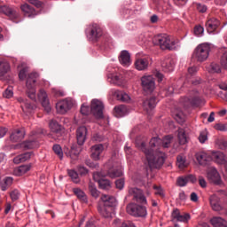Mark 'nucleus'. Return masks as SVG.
Returning <instances> with one entry per match:
<instances>
[{"mask_svg":"<svg viewBox=\"0 0 227 227\" xmlns=\"http://www.w3.org/2000/svg\"><path fill=\"white\" fill-rule=\"evenodd\" d=\"M137 146L145 153V159L147 160V164L149 168H160L164 161L166 160V153L160 152V148H162V140L154 137L150 140L149 146L150 148H146V144L142 142L140 145L137 144Z\"/></svg>","mask_w":227,"mask_h":227,"instance_id":"obj_1","label":"nucleus"},{"mask_svg":"<svg viewBox=\"0 0 227 227\" xmlns=\"http://www.w3.org/2000/svg\"><path fill=\"white\" fill-rule=\"evenodd\" d=\"M153 43L162 51H176L180 48L179 41L167 34H160L153 38Z\"/></svg>","mask_w":227,"mask_h":227,"instance_id":"obj_2","label":"nucleus"},{"mask_svg":"<svg viewBox=\"0 0 227 227\" xmlns=\"http://www.w3.org/2000/svg\"><path fill=\"white\" fill-rule=\"evenodd\" d=\"M195 159L200 164V166H207L210 162V160H213V159H215L217 162H223L224 160V155L222 153L215 152L212 153V154L205 152H199L195 154Z\"/></svg>","mask_w":227,"mask_h":227,"instance_id":"obj_3","label":"nucleus"},{"mask_svg":"<svg viewBox=\"0 0 227 227\" xmlns=\"http://www.w3.org/2000/svg\"><path fill=\"white\" fill-rule=\"evenodd\" d=\"M105 169H106V175L110 176V178H118V176H121L123 175L121 163L114 159H112L106 163Z\"/></svg>","mask_w":227,"mask_h":227,"instance_id":"obj_4","label":"nucleus"},{"mask_svg":"<svg viewBox=\"0 0 227 227\" xmlns=\"http://www.w3.org/2000/svg\"><path fill=\"white\" fill-rule=\"evenodd\" d=\"M40 77L38 73H31L27 78L26 93L31 100H36V79Z\"/></svg>","mask_w":227,"mask_h":227,"instance_id":"obj_5","label":"nucleus"},{"mask_svg":"<svg viewBox=\"0 0 227 227\" xmlns=\"http://www.w3.org/2000/svg\"><path fill=\"white\" fill-rule=\"evenodd\" d=\"M208 56H210V44L203 43L195 48L193 58H195V59H197V61L200 63L207 61V59H208Z\"/></svg>","mask_w":227,"mask_h":227,"instance_id":"obj_6","label":"nucleus"},{"mask_svg":"<svg viewBox=\"0 0 227 227\" xmlns=\"http://www.w3.org/2000/svg\"><path fill=\"white\" fill-rule=\"evenodd\" d=\"M127 212L129 214V215H134L135 217H146L148 214L145 206L134 203L127 206Z\"/></svg>","mask_w":227,"mask_h":227,"instance_id":"obj_7","label":"nucleus"},{"mask_svg":"<svg viewBox=\"0 0 227 227\" xmlns=\"http://www.w3.org/2000/svg\"><path fill=\"white\" fill-rule=\"evenodd\" d=\"M141 84L144 91H146V93H152L155 90V79L153 75H144L141 78Z\"/></svg>","mask_w":227,"mask_h":227,"instance_id":"obj_8","label":"nucleus"},{"mask_svg":"<svg viewBox=\"0 0 227 227\" xmlns=\"http://www.w3.org/2000/svg\"><path fill=\"white\" fill-rule=\"evenodd\" d=\"M90 112L95 118H104V103L98 99L91 101Z\"/></svg>","mask_w":227,"mask_h":227,"instance_id":"obj_9","label":"nucleus"},{"mask_svg":"<svg viewBox=\"0 0 227 227\" xmlns=\"http://www.w3.org/2000/svg\"><path fill=\"white\" fill-rule=\"evenodd\" d=\"M74 107V102L71 99H63L57 103L56 109L59 114H67V112Z\"/></svg>","mask_w":227,"mask_h":227,"instance_id":"obj_10","label":"nucleus"},{"mask_svg":"<svg viewBox=\"0 0 227 227\" xmlns=\"http://www.w3.org/2000/svg\"><path fill=\"white\" fill-rule=\"evenodd\" d=\"M129 196H133L134 200L137 203H141L142 205H146L147 203L146 197H145V194L143 193L141 189L136 188V187L129 188Z\"/></svg>","mask_w":227,"mask_h":227,"instance_id":"obj_11","label":"nucleus"},{"mask_svg":"<svg viewBox=\"0 0 227 227\" xmlns=\"http://www.w3.org/2000/svg\"><path fill=\"white\" fill-rule=\"evenodd\" d=\"M87 36L90 40H97L102 36V28L97 24L90 25L87 28Z\"/></svg>","mask_w":227,"mask_h":227,"instance_id":"obj_12","label":"nucleus"},{"mask_svg":"<svg viewBox=\"0 0 227 227\" xmlns=\"http://www.w3.org/2000/svg\"><path fill=\"white\" fill-rule=\"evenodd\" d=\"M175 65H176V59L175 57L168 56L161 61V68L164 72H173Z\"/></svg>","mask_w":227,"mask_h":227,"instance_id":"obj_13","label":"nucleus"},{"mask_svg":"<svg viewBox=\"0 0 227 227\" xmlns=\"http://www.w3.org/2000/svg\"><path fill=\"white\" fill-rule=\"evenodd\" d=\"M76 139L77 144L80 146H82L84 143H86V139H88V128L82 126L76 129Z\"/></svg>","mask_w":227,"mask_h":227,"instance_id":"obj_14","label":"nucleus"},{"mask_svg":"<svg viewBox=\"0 0 227 227\" xmlns=\"http://www.w3.org/2000/svg\"><path fill=\"white\" fill-rule=\"evenodd\" d=\"M207 179L211 184H215V185H222L223 180L221 179V176L217 169L211 168L207 172Z\"/></svg>","mask_w":227,"mask_h":227,"instance_id":"obj_15","label":"nucleus"},{"mask_svg":"<svg viewBox=\"0 0 227 227\" xmlns=\"http://www.w3.org/2000/svg\"><path fill=\"white\" fill-rule=\"evenodd\" d=\"M38 98L46 113H51V103L49 102V98H47V92L43 90H40L38 93Z\"/></svg>","mask_w":227,"mask_h":227,"instance_id":"obj_16","label":"nucleus"},{"mask_svg":"<svg viewBox=\"0 0 227 227\" xmlns=\"http://www.w3.org/2000/svg\"><path fill=\"white\" fill-rule=\"evenodd\" d=\"M119 62L122 67H129L132 65V59H130V53L127 50L121 51L119 55Z\"/></svg>","mask_w":227,"mask_h":227,"instance_id":"obj_17","label":"nucleus"},{"mask_svg":"<svg viewBox=\"0 0 227 227\" xmlns=\"http://www.w3.org/2000/svg\"><path fill=\"white\" fill-rule=\"evenodd\" d=\"M209 203L212 210L221 212L224 207L221 204V199L217 195H213L209 198Z\"/></svg>","mask_w":227,"mask_h":227,"instance_id":"obj_18","label":"nucleus"},{"mask_svg":"<svg viewBox=\"0 0 227 227\" xmlns=\"http://www.w3.org/2000/svg\"><path fill=\"white\" fill-rule=\"evenodd\" d=\"M99 177H100V173L96 172L93 174V178L95 182L98 183L100 189H103L105 191L111 189V182L107 179H102Z\"/></svg>","mask_w":227,"mask_h":227,"instance_id":"obj_19","label":"nucleus"},{"mask_svg":"<svg viewBox=\"0 0 227 227\" xmlns=\"http://www.w3.org/2000/svg\"><path fill=\"white\" fill-rule=\"evenodd\" d=\"M157 106V99L155 98H151L144 101V109L147 114H153V110Z\"/></svg>","mask_w":227,"mask_h":227,"instance_id":"obj_20","label":"nucleus"},{"mask_svg":"<svg viewBox=\"0 0 227 227\" xmlns=\"http://www.w3.org/2000/svg\"><path fill=\"white\" fill-rule=\"evenodd\" d=\"M0 13L6 15V17H9L10 19H17L19 16L17 10L8 5H0Z\"/></svg>","mask_w":227,"mask_h":227,"instance_id":"obj_21","label":"nucleus"},{"mask_svg":"<svg viewBox=\"0 0 227 227\" xmlns=\"http://www.w3.org/2000/svg\"><path fill=\"white\" fill-rule=\"evenodd\" d=\"M108 79H110V82L115 84V86H123V84H125V78L118 73L108 74Z\"/></svg>","mask_w":227,"mask_h":227,"instance_id":"obj_22","label":"nucleus"},{"mask_svg":"<svg viewBox=\"0 0 227 227\" xmlns=\"http://www.w3.org/2000/svg\"><path fill=\"white\" fill-rule=\"evenodd\" d=\"M18 102L21 104V108L25 114H31V113H33V111L35 110V106L29 104L27 100L24 99V98H18Z\"/></svg>","mask_w":227,"mask_h":227,"instance_id":"obj_23","label":"nucleus"},{"mask_svg":"<svg viewBox=\"0 0 227 227\" xmlns=\"http://www.w3.org/2000/svg\"><path fill=\"white\" fill-rule=\"evenodd\" d=\"M101 201H103L104 207L108 208H113L114 207H116V205H118L116 198L111 195H102Z\"/></svg>","mask_w":227,"mask_h":227,"instance_id":"obj_24","label":"nucleus"},{"mask_svg":"<svg viewBox=\"0 0 227 227\" xmlns=\"http://www.w3.org/2000/svg\"><path fill=\"white\" fill-rule=\"evenodd\" d=\"M110 93L111 95L115 97L117 100H120L121 102H130V96H129V94H127L126 92L116 90H111Z\"/></svg>","mask_w":227,"mask_h":227,"instance_id":"obj_25","label":"nucleus"},{"mask_svg":"<svg viewBox=\"0 0 227 227\" xmlns=\"http://www.w3.org/2000/svg\"><path fill=\"white\" fill-rule=\"evenodd\" d=\"M90 152L94 160H100V155L104 152V145L102 144L95 145L90 148Z\"/></svg>","mask_w":227,"mask_h":227,"instance_id":"obj_26","label":"nucleus"},{"mask_svg":"<svg viewBox=\"0 0 227 227\" xmlns=\"http://www.w3.org/2000/svg\"><path fill=\"white\" fill-rule=\"evenodd\" d=\"M182 103L187 107L191 106H198L200 104V95L198 94V92H195L193 96L190 98H184Z\"/></svg>","mask_w":227,"mask_h":227,"instance_id":"obj_27","label":"nucleus"},{"mask_svg":"<svg viewBox=\"0 0 227 227\" xmlns=\"http://www.w3.org/2000/svg\"><path fill=\"white\" fill-rule=\"evenodd\" d=\"M150 62H148V59H138L135 61V68L139 72H143L148 69Z\"/></svg>","mask_w":227,"mask_h":227,"instance_id":"obj_28","label":"nucleus"},{"mask_svg":"<svg viewBox=\"0 0 227 227\" xmlns=\"http://www.w3.org/2000/svg\"><path fill=\"white\" fill-rule=\"evenodd\" d=\"M219 24H220V22L215 18L208 20L207 22L206 23V27H207V33L209 35L214 33V31H215V29H217V27H219Z\"/></svg>","mask_w":227,"mask_h":227,"instance_id":"obj_29","label":"nucleus"},{"mask_svg":"<svg viewBox=\"0 0 227 227\" xmlns=\"http://www.w3.org/2000/svg\"><path fill=\"white\" fill-rule=\"evenodd\" d=\"M26 136V131L24 129H16L11 134V141L12 143H17L18 141H22Z\"/></svg>","mask_w":227,"mask_h":227,"instance_id":"obj_30","label":"nucleus"},{"mask_svg":"<svg viewBox=\"0 0 227 227\" xmlns=\"http://www.w3.org/2000/svg\"><path fill=\"white\" fill-rule=\"evenodd\" d=\"M128 113L129 110L127 109V106L123 105L114 107V116H116V118H123Z\"/></svg>","mask_w":227,"mask_h":227,"instance_id":"obj_31","label":"nucleus"},{"mask_svg":"<svg viewBox=\"0 0 227 227\" xmlns=\"http://www.w3.org/2000/svg\"><path fill=\"white\" fill-rule=\"evenodd\" d=\"M177 141H178L179 145H187L189 138L187 137V134H185V129H178Z\"/></svg>","mask_w":227,"mask_h":227,"instance_id":"obj_32","label":"nucleus"},{"mask_svg":"<svg viewBox=\"0 0 227 227\" xmlns=\"http://www.w3.org/2000/svg\"><path fill=\"white\" fill-rule=\"evenodd\" d=\"M214 227H227V222L223 217L215 216L210 220Z\"/></svg>","mask_w":227,"mask_h":227,"instance_id":"obj_33","label":"nucleus"},{"mask_svg":"<svg viewBox=\"0 0 227 227\" xmlns=\"http://www.w3.org/2000/svg\"><path fill=\"white\" fill-rule=\"evenodd\" d=\"M31 159V153H25L23 154H20L13 159L14 164H20V162H26V160H29Z\"/></svg>","mask_w":227,"mask_h":227,"instance_id":"obj_34","label":"nucleus"},{"mask_svg":"<svg viewBox=\"0 0 227 227\" xmlns=\"http://www.w3.org/2000/svg\"><path fill=\"white\" fill-rule=\"evenodd\" d=\"M73 192L75 194L78 200L82 201V203H88V197L86 196V193L81 190V188L73 189Z\"/></svg>","mask_w":227,"mask_h":227,"instance_id":"obj_35","label":"nucleus"},{"mask_svg":"<svg viewBox=\"0 0 227 227\" xmlns=\"http://www.w3.org/2000/svg\"><path fill=\"white\" fill-rule=\"evenodd\" d=\"M21 10L25 12L26 17H35L36 15V11L27 4L21 5Z\"/></svg>","mask_w":227,"mask_h":227,"instance_id":"obj_36","label":"nucleus"},{"mask_svg":"<svg viewBox=\"0 0 227 227\" xmlns=\"http://www.w3.org/2000/svg\"><path fill=\"white\" fill-rule=\"evenodd\" d=\"M29 169H31V167L29 165L20 166L14 169V175L16 176H22V175H26V173H27Z\"/></svg>","mask_w":227,"mask_h":227,"instance_id":"obj_37","label":"nucleus"},{"mask_svg":"<svg viewBox=\"0 0 227 227\" xmlns=\"http://www.w3.org/2000/svg\"><path fill=\"white\" fill-rule=\"evenodd\" d=\"M8 72H10V63L4 59L0 60V76L8 74Z\"/></svg>","mask_w":227,"mask_h":227,"instance_id":"obj_38","label":"nucleus"},{"mask_svg":"<svg viewBox=\"0 0 227 227\" xmlns=\"http://www.w3.org/2000/svg\"><path fill=\"white\" fill-rule=\"evenodd\" d=\"M98 212L103 217L106 219H109V217H113V208L111 207H99Z\"/></svg>","mask_w":227,"mask_h":227,"instance_id":"obj_39","label":"nucleus"},{"mask_svg":"<svg viewBox=\"0 0 227 227\" xmlns=\"http://www.w3.org/2000/svg\"><path fill=\"white\" fill-rule=\"evenodd\" d=\"M50 129L53 134H58L59 136L61 134V125L56 121H51Z\"/></svg>","mask_w":227,"mask_h":227,"instance_id":"obj_40","label":"nucleus"},{"mask_svg":"<svg viewBox=\"0 0 227 227\" xmlns=\"http://www.w3.org/2000/svg\"><path fill=\"white\" fill-rule=\"evenodd\" d=\"M173 117L177 121V123H184V121H185V114L180 110L174 111Z\"/></svg>","mask_w":227,"mask_h":227,"instance_id":"obj_41","label":"nucleus"},{"mask_svg":"<svg viewBox=\"0 0 227 227\" xmlns=\"http://www.w3.org/2000/svg\"><path fill=\"white\" fill-rule=\"evenodd\" d=\"M79 153L80 152L79 149H77V145H73L67 155L70 156V159H72V160H77V159L79 158Z\"/></svg>","mask_w":227,"mask_h":227,"instance_id":"obj_42","label":"nucleus"},{"mask_svg":"<svg viewBox=\"0 0 227 227\" xmlns=\"http://www.w3.org/2000/svg\"><path fill=\"white\" fill-rule=\"evenodd\" d=\"M176 165L179 168V169H184V168H187V160H185V156L184 155L177 156Z\"/></svg>","mask_w":227,"mask_h":227,"instance_id":"obj_43","label":"nucleus"},{"mask_svg":"<svg viewBox=\"0 0 227 227\" xmlns=\"http://www.w3.org/2000/svg\"><path fill=\"white\" fill-rule=\"evenodd\" d=\"M21 148H27V150L33 149V148H38V142L36 141H27L24 142L20 145Z\"/></svg>","mask_w":227,"mask_h":227,"instance_id":"obj_44","label":"nucleus"},{"mask_svg":"<svg viewBox=\"0 0 227 227\" xmlns=\"http://www.w3.org/2000/svg\"><path fill=\"white\" fill-rule=\"evenodd\" d=\"M67 173L74 184H79L81 182V179L79 178V174H77L75 170H67Z\"/></svg>","mask_w":227,"mask_h":227,"instance_id":"obj_45","label":"nucleus"},{"mask_svg":"<svg viewBox=\"0 0 227 227\" xmlns=\"http://www.w3.org/2000/svg\"><path fill=\"white\" fill-rule=\"evenodd\" d=\"M171 141H173V136L168 135L161 140V146L163 148H169L171 145Z\"/></svg>","mask_w":227,"mask_h":227,"instance_id":"obj_46","label":"nucleus"},{"mask_svg":"<svg viewBox=\"0 0 227 227\" xmlns=\"http://www.w3.org/2000/svg\"><path fill=\"white\" fill-rule=\"evenodd\" d=\"M89 191L93 198H98V196H100V192L97 190V186L92 183L89 184Z\"/></svg>","mask_w":227,"mask_h":227,"instance_id":"obj_47","label":"nucleus"},{"mask_svg":"<svg viewBox=\"0 0 227 227\" xmlns=\"http://www.w3.org/2000/svg\"><path fill=\"white\" fill-rule=\"evenodd\" d=\"M207 70L210 74H219V72H221V67L215 63H212Z\"/></svg>","mask_w":227,"mask_h":227,"instance_id":"obj_48","label":"nucleus"},{"mask_svg":"<svg viewBox=\"0 0 227 227\" xmlns=\"http://www.w3.org/2000/svg\"><path fill=\"white\" fill-rule=\"evenodd\" d=\"M208 140V131L207 129L202 130L199 136V141L203 145V143Z\"/></svg>","mask_w":227,"mask_h":227,"instance_id":"obj_49","label":"nucleus"},{"mask_svg":"<svg viewBox=\"0 0 227 227\" xmlns=\"http://www.w3.org/2000/svg\"><path fill=\"white\" fill-rule=\"evenodd\" d=\"M53 152L58 155L59 159H63V149H61L60 145H53Z\"/></svg>","mask_w":227,"mask_h":227,"instance_id":"obj_50","label":"nucleus"},{"mask_svg":"<svg viewBox=\"0 0 227 227\" xmlns=\"http://www.w3.org/2000/svg\"><path fill=\"white\" fill-rule=\"evenodd\" d=\"M187 184H189L187 176H182L177 179V185H179V187H185Z\"/></svg>","mask_w":227,"mask_h":227,"instance_id":"obj_51","label":"nucleus"},{"mask_svg":"<svg viewBox=\"0 0 227 227\" xmlns=\"http://www.w3.org/2000/svg\"><path fill=\"white\" fill-rule=\"evenodd\" d=\"M203 33H205V28L201 26H196L194 28V35L196 36H203Z\"/></svg>","mask_w":227,"mask_h":227,"instance_id":"obj_52","label":"nucleus"},{"mask_svg":"<svg viewBox=\"0 0 227 227\" xmlns=\"http://www.w3.org/2000/svg\"><path fill=\"white\" fill-rule=\"evenodd\" d=\"M3 96L4 97V98H12V97H13V88H7L4 92Z\"/></svg>","mask_w":227,"mask_h":227,"instance_id":"obj_53","label":"nucleus"},{"mask_svg":"<svg viewBox=\"0 0 227 227\" xmlns=\"http://www.w3.org/2000/svg\"><path fill=\"white\" fill-rule=\"evenodd\" d=\"M115 187L116 189H119V191H121L123 187H125V179H118L115 181Z\"/></svg>","mask_w":227,"mask_h":227,"instance_id":"obj_54","label":"nucleus"},{"mask_svg":"<svg viewBox=\"0 0 227 227\" xmlns=\"http://www.w3.org/2000/svg\"><path fill=\"white\" fill-rule=\"evenodd\" d=\"M191 219V215L189 214L185 215H179V217L176 221H179L180 223H187Z\"/></svg>","mask_w":227,"mask_h":227,"instance_id":"obj_55","label":"nucleus"},{"mask_svg":"<svg viewBox=\"0 0 227 227\" xmlns=\"http://www.w3.org/2000/svg\"><path fill=\"white\" fill-rule=\"evenodd\" d=\"M20 198V192L18 190H14L11 192V200L12 201H17Z\"/></svg>","mask_w":227,"mask_h":227,"instance_id":"obj_56","label":"nucleus"},{"mask_svg":"<svg viewBox=\"0 0 227 227\" xmlns=\"http://www.w3.org/2000/svg\"><path fill=\"white\" fill-rule=\"evenodd\" d=\"M153 189L155 190L154 194H156V196H160L161 198H164V190H162L161 187H158L154 185Z\"/></svg>","mask_w":227,"mask_h":227,"instance_id":"obj_57","label":"nucleus"},{"mask_svg":"<svg viewBox=\"0 0 227 227\" xmlns=\"http://www.w3.org/2000/svg\"><path fill=\"white\" fill-rule=\"evenodd\" d=\"M221 65L223 67V68H225V70H227V51L224 52L222 56Z\"/></svg>","mask_w":227,"mask_h":227,"instance_id":"obj_58","label":"nucleus"},{"mask_svg":"<svg viewBox=\"0 0 227 227\" xmlns=\"http://www.w3.org/2000/svg\"><path fill=\"white\" fill-rule=\"evenodd\" d=\"M81 113L83 115H88L90 114V106H88V105H82V107H81Z\"/></svg>","mask_w":227,"mask_h":227,"instance_id":"obj_59","label":"nucleus"},{"mask_svg":"<svg viewBox=\"0 0 227 227\" xmlns=\"http://www.w3.org/2000/svg\"><path fill=\"white\" fill-rule=\"evenodd\" d=\"M216 130H221L222 132H226L227 131V124H216L215 126Z\"/></svg>","mask_w":227,"mask_h":227,"instance_id":"obj_60","label":"nucleus"},{"mask_svg":"<svg viewBox=\"0 0 227 227\" xmlns=\"http://www.w3.org/2000/svg\"><path fill=\"white\" fill-rule=\"evenodd\" d=\"M26 74H27V67H24L20 71L19 77L21 81H24V79H26Z\"/></svg>","mask_w":227,"mask_h":227,"instance_id":"obj_61","label":"nucleus"},{"mask_svg":"<svg viewBox=\"0 0 227 227\" xmlns=\"http://www.w3.org/2000/svg\"><path fill=\"white\" fill-rule=\"evenodd\" d=\"M199 184L202 189H205L207 187V180H205V177L203 176H199Z\"/></svg>","mask_w":227,"mask_h":227,"instance_id":"obj_62","label":"nucleus"},{"mask_svg":"<svg viewBox=\"0 0 227 227\" xmlns=\"http://www.w3.org/2000/svg\"><path fill=\"white\" fill-rule=\"evenodd\" d=\"M28 3L35 6V8H42V2L39 0H28Z\"/></svg>","mask_w":227,"mask_h":227,"instance_id":"obj_63","label":"nucleus"},{"mask_svg":"<svg viewBox=\"0 0 227 227\" xmlns=\"http://www.w3.org/2000/svg\"><path fill=\"white\" fill-rule=\"evenodd\" d=\"M78 173L82 176H84L85 175H88V168L84 167H79L78 168Z\"/></svg>","mask_w":227,"mask_h":227,"instance_id":"obj_64","label":"nucleus"}]
</instances>
